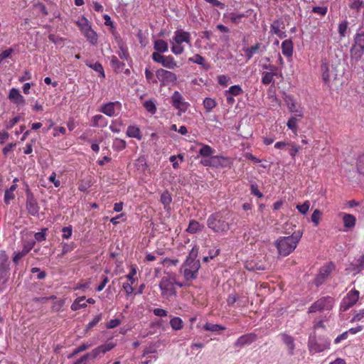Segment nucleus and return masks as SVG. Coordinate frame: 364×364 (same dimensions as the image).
<instances>
[{
  "label": "nucleus",
  "mask_w": 364,
  "mask_h": 364,
  "mask_svg": "<svg viewBox=\"0 0 364 364\" xmlns=\"http://www.w3.org/2000/svg\"><path fill=\"white\" fill-rule=\"evenodd\" d=\"M296 208L301 214H306L309 209V203L308 201L305 202L302 205H298Z\"/></svg>",
  "instance_id": "603ef678"
},
{
  "label": "nucleus",
  "mask_w": 364,
  "mask_h": 364,
  "mask_svg": "<svg viewBox=\"0 0 364 364\" xmlns=\"http://www.w3.org/2000/svg\"><path fill=\"white\" fill-rule=\"evenodd\" d=\"M14 198V192H11L8 190H6L4 194V201L6 204H9L10 200Z\"/></svg>",
  "instance_id": "e2e57ef3"
},
{
  "label": "nucleus",
  "mask_w": 364,
  "mask_h": 364,
  "mask_svg": "<svg viewBox=\"0 0 364 364\" xmlns=\"http://www.w3.org/2000/svg\"><path fill=\"white\" fill-rule=\"evenodd\" d=\"M274 73L265 72L262 74V82L264 85H269L274 80Z\"/></svg>",
  "instance_id": "f704fd0d"
},
{
  "label": "nucleus",
  "mask_w": 364,
  "mask_h": 364,
  "mask_svg": "<svg viewBox=\"0 0 364 364\" xmlns=\"http://www.w3.org/2000/svg\"><path fill=\"white\" fill-rule=\"evenodd\" d=\"M89 347H90V345H87L85 343L81 344L80 346H79L77 348H75L73 350V353L70 355H69L68 358H72V357L76 355L79 353L87 350Z\"/></svg>",
  "instance_id": "a18cd8bd"
},
{
  "label": "nucleus",
  "mask_w": 364,
  "mask_h": 364,
  "mask_svg": "<svg viewBox=\"0 0 364 364\" xmlns=\"http://www.w3.org/2000/svg\"><path fill=\"white\" fill-rule=\"evenodd\" d=\"M76 24L78 26L82 33L92 28L89 21L84 16L79 18L76 21Z\"/></svg>",
  "instance_id": "412c9836"
},
{
  "label": "nucleus",
  "mask_w": 364,
  "mask_h": 364,
  "mask_svg": "<svg viewBox=\"0 0 364 364\" xmlns=\"http://www.w3.org/2000/svg\"><path fill=\"white\" fill-rule=\"evenodd\" d=\"M8 257L4 252H0V272H4L8 267Z\"/></svg>",
  "instance_id": "473e14b6"
},
{
  "label": "nucleus",
  "mask_w": 364,
  "mask_h": 364,
  "mask_svg": "<svg viewBox=\"0 0 364 364\" xmlns=\"http://www.w3.org/2000/svg\"><path fill=\"white\" fill-rule=\"evenodd\" d=\"M226 92L230 95L237 96L242 93V90L239 85H232Z\"/></svg>",
  "instance_id": "a19ab883"
},
{
  "label": "nucleus",
  "mask_w": 364,
  "mask_h": 364,
  "mask_svg": "<svg viewBox=\"0 0 364 364\" xmlns=\"http://www.w3.org/2000/svg\"><path fill=\"white\" fill-rule=\"evenodd\" d=\"M72 227L71 226H68V227H64L63 229H62V232H63V239H69L71 235H72Z\"/></svg>",
  "instance_id": "09e8293b"
},
{
  "label": "nucleus",
  "mask_w": 364,
  "mask_h": 364,
  "mask_svg": "<svg viewBox=\"0 0 364 364\" xmlns=\"http://www.w3.org/2000/svg\"><path fill=\"white\" fill-rule=\"evenodd\" d=\"M161 202L165 205H169L171 202V197L168 192H164L161 196Z\"/></svg>",
  "instance_id": "49530a36"
},
{
  "label": "nucleus",
  "mask_w": 364,
  "mask_h": 364,
  "mask_svg": "<svg viewBox=\"0 0 364 364\" xmlns=\"http://www.w3.org/2000/svg\"><path fill=\"white\" fill-rule=\"evenodd\" d=\"M189 60L202 65L205 70H208L210 68L209 65L205 63V58L199 54H196L193 58H189Z\"/></svg>",
  "instance_id": "a878e982"
},
{
  "label": "nucleus",
  "mask_w": 364,
  "mask_h": 364,
  "mask_svg": "<svg viewBox=\"0 0 364 364\" xmlns=\"http://www.w3.org/2000/svg\"><path fill=\"white\" fill-rule=\"evenodd\" d=\"M127 134L130 137L141 139L140 130L139 128L130 126L128 127Z\"/></svg>",
  "instance_id": "c9c22d12"
},
{
  "label": "nucleus",
  "mask_w": 364,
  "mask_h": 364,
  "mask_svg": "<svg viewBox=\"0 0 364 364\" xmlns=\"http://www.w3.org/2000/svg\"><path fill=\"white\" fill-rule=\"evenodd\" d=\"M159 288L164 296L169 297L176 294L174 287V279L171 277H163L159 282Z\"/></svg>",
  "instance_id": "20e7f679"
},
{
  "label": "nucleus",
  "mask_w": 364,
  "mask_h": 364,
  "mask_svg": "<svg viewBox=\"0 0 364 364\" xmlns=\"http://www.w3.org/2000/svg\"><path fill=\"white\" fill-rule=\"evenodd\" d=\"M344 226L346 228H353L355 224V218L350 214H345L343 218Z\"/></svg>",
  "instance_id": "c85d7f7f"
},
{
  "label": "nucleus",
  "mask_w": 364,
  "mask_h": 364,
  "mask_svg": "<svg viewBox=\"0 0 364 364\" xmlns=\"http://www.w3.org/2000/svg\"><path fill=\"white\" fill-rule=\"evenodd\" d=\"M170 324L174 330H180L183 328V321L178 317L173 318L170 321Z\"/></svg>",
  "instance_id": "4c0bfd02"
},
{
  "label": "nucleus",
  "mask_w": 364,
  "mask_h": 364,
  "mask_svg": "<svg viewBox=\"0 0 364 364\" xmlns=\"http://www.w3.org/2000/svg\"><path fill=\"white\" fill-rule=\"evenodd\" d=\"M199 153L203 156H208L212 154V149L208 145H204L200 149Z\"/></svg>",
  "instance_id": "de8ad7c7"
},
{
  "label": "nucleus",
  "mask_w": 364,
  "mask_h": 364,
  "mask_svg": "<svg viewBox=\"0 0 364 364\" xmlns=\"http://www.w3.org/2000/svg\"><path fill=\"white\" fill-rule=\"evenodd\" d=\"M144 107L151 114H154L156 112V107L154 102L152 100H147L144 102Z\"/></svg>",
  "instance_id": "79ce46f5"
},
{
  "label": "nucleus",
  "mask_w": 364,
  "mask_h": 364,
  "mask_svg": "<svg viewBox=\"0 0 364 364\" xmlns=\"http://www.w3.org/2000/svg\"><path fill=\"white\" fill-rule=\"evenodd\" d=\"M89 66L92 68L93 70H95L96 72L99 73L101 77H105L103 68L99 62H96L93 65H90Z\"/></svg>",
  "instance_id": "37998d69"
},
{
  "label": "nucleus",
  "mask_w": 364,
  "mask_h": 364,
  "mask_svg": "<svg viewBox=\"0 0 364 364\" xmlns=\"http://www.w3.org/2000/svg\"><path fill=\"white\" fill-rule=\"evenodd\" d=\"M191 36L188 32L183 31H176L175 32L174 41L177 44H181L183 42L190 43Z\"/></svg>",
  "instance_id": "f3484780"
},
{
  "label": "nucleus",
  "mask_w": 364,
  "mask_h": 364,
  "mask_svg": "<svg viewBox=\"0 0 364 364\" xmlns=\"http://www.w3.org/2000/svg\"><path fill=\"white\" fill-rule=\"evenodd\" d=\"M244 17H245V14H231L230 18V20L232 21V22H233L234 23H238L240 22L241 19Z\"/></svg>",
  "instance_id": "864d4df0"
},
{
  "label": "nucleus",
  "mask_w": 364,
  "mask_h": 364,
  "mask_svg": "<svg viewBox=\"0 0 364 364\" xmlns=\"http://www.w3.org/2000/svg\"><path fill=\"white\" fill-rule=\"evenodd\" d=\"M312 11L314 13L319 14L322 16H324L327 13V8L321 6H315L313 8Z\"/></svg>",
  "instance_id": "680f3d73"
},
{
  "label": "nucleus",
  "mask_w": 364,
  "mask_h": 364,
  "mask_svg": "<svg viewBox=\"0 0 364 364\" xmlns=\"http://www.w3.org/2000/svg\"><path fill=\"white\" fill-rule=\"evenodd\" d=\"M34 244H35V241H32L31 242L28 243L27 245H25L22 251L18 252L15 254V255L13 258L14 262L16 264H18V261L22 257H23L26 254H28V252L32 249Z\"/></svg>",
  "instance_id": "6ab92c4d"
},
{
  "label": "nucleus",
  "mask_w": 364,
  "mask_h": 364,
  "mask_svg": "<svg viewBox=\"0 0 364 364\" xmlns=\"http://www.w3.org/2000/svg\"><path fill=\"white\" fill-rule=\"evenodd\" d=\"M256 338V335L254 333L245 334L240 336L235 342V346L237 347H242L246 344H250L253 342Z\"/></svg>",
  "instance_id": "dca6fc26"
},
{
  "label": "nucleus",
  "mask_w": 364,
  "mask_h": 364,
  "mask_svg": "<svg viewBox=\"0 0 364 364\" xmlns=\"http://www.w3.org/2000/svg\"><path fill=\"white\" fill-rule=\"evenodd\" d=\"M154 315H156L157 316H160V317L167 316V311L163 309H159V308L155 309L154 310Z\"/></svg>",
  "instance_id": "0e129e2a"
},
{
  "label": "nucleus",
  "mask_w": 364,
  "mask_h": 364,
  "mask_svg": "<svg viewBox=\"0 0 364 364\" xmlns=\"http://www.w3.org/2000/svg\"><path fill=\"white\" fill-rule=\"evenodd\" d=\"M359 298V291L354 289L350 291L343 299L341 305V309L343 311L348 310L349 308L356 304Z\"/></svg>",
  "instance_id": "1a4fd4ad"
},
{
  "label": "nucleus",
  "mask_w": 364,
  "mask_h": 364,
  "mask_svg": "<svg viewBox=\"0 0 364 364\" xmlns=\"http://www.w3.org/2000/svg\"><path fill=\"white\" fill-rule=\"evenodd\" d=\"M101 318H102V315L101 314H99L97 316H96L92 321H90L87 327H86V331L93 328L94 326H95L98 323L99 321L101 320Z\"/></svg>",
  "instance_id": "8fccbe9b"
},
{
  "label": "nucleus",
  "mask_w": 364,
  "mask_h": 364,
  "mask_svg": "<svg viewBox=\"0 0 364 364\" xmlns=\"http://www.w3.org/2000/svg\"><path fill=\"white\" fill-rule=\"evenodd\" d=\"M281 337L282 341L288 348L289 354L292 355L294 354V350L295 348L294 338L287 333H282Z\"/></svg>",
  "instance_id": "a211bd4d"
},
{
  "label": "nucleus",
  "mask_w": 364,
  "mask_h": 364,
  "mask_svg": "<svg viewBox=\"0 0 364 364\" xmlns=\"http://www.w3.org/2000/svg\"><path fill=\"white\" fill-rule=\"evenodd\" d=\"M154 49L157 51L156 53H165L168 50V44L164 40H156L154 42Z\"/></svg>",
  "instance_id": "b1692460"
},
{
  "label": "nucleus",
  "mask_w": 364,
  "mask_h": 364,
  "mask_svg": "<svg viewBox=\"0 0 364 364\" xmlns=\"http://www.w3.org/2000/svg\"><path fill=\"white\" fill-rule=\"evenodd\" d=\"M156 76L161 82V86H168L171 84H175L177 80V77L175 73L162 68L156 70Z\"/></svg>",
  "instance_id": "423d86ee"
},
{
  "label": "nucleus",
  "mask_w": 364,
  "mask_h": 364,
  "mask_svg": "<svg viewBox=\"0 0 364 364\" xmlns=\"http://www.w3.org/2000/svg\"><path fill=\"white\" fill-rule=\"evenodd\" d=\"M280 23L278 20H275L270 26L271 32L277 35L279 38H282L284 32L279 29Z\"/></svg>",
  "instance_id": "7c9ffc66"
},
{
  "label": "nucleus",
  "mask_w": 364,
  "mask_h": 364,
  "mask_svg": "<svg viewBox=\"0 0 364 364\" xmlns=\"http://www.w3.org/2000/svg\"><path fill=\"white\" fill-rule=\"evenodd\" d=\"M323 80L327 83L331 80L337 78V73H335V68L333 65L329 66L326 63H322L321 65Z\"/></svg>",
  "instance_id": "9d476101"
},
{
  "label": "nucleus",
  "mask_w": 364,
  "mask_h": 364,
  "mask_svg": "<svg viewBox=\"0 0 364 364\" xmlns=\"http://www.w3.org/2000/svg\"><path fill=\"white\" fill-rule=\"evenodd\" d=\"M85 297L80 296L77 298L74 302L71 305V309L73 311H77L82 308H85L87 306V304L85 301Z\"/></svg>",
  "instance_id": "393cba45"
},
{
  "label": "nucleus",
  "mask_w": 364,
  "mask_h": 364,
  "mask_svg": "<svg viewBox=\"0 0 364 364\" xmlns=\"http://www.w3.org/2000/svg\"><path fill=\"white\" fill-rule=\"evenodd\" d=\"M355 264L359 267L358 272H360L363 269H364V255L360 257V258L358 259V263Z\"/></svg>",
  "instance_id": "338daca9"
},
{
  "label": "nucleus",
  "mask_w": 364,
  "mask_h": 364,
  "mask_svg": "<svg viewBox=\"0 0 364 364\" xmlns=\"http://www.w3.org/2000/svg\"><path fill=\"white\" fill-rule=\"evenodd\" d=\"M251 193L252 194L257 196L258 198L263 197L262 193L259 191L257 185V184H252L251 185Z\"/></svg>",
  "instance_id": "052dcab7"
},
{
  "label": "nucleus",
  "mask_w": 364,
  "mask_h": 364,
  "mask_svg": "<svg viewBox=\"0 0 364 364\" xmlns=\"http://www.w3.org/2000/svg\"><path fill=\"white\" fill-rule=\"evenodd\" d=\"M136 274V269L134 266H132L130 272L127 275V278L128 280L131 282L132 284L134 282L133 277Z\"/></svg>",
  "instance_id": "69168bd1"
},
{
  "label": "nucleus",
  "mask_w": 364,
  "mask_h": 364,
  "mask_svg": "<svg viewBox=\"0 0 364 364\" xmlns=\"http://www.w3.org/2000/svg\"><path fill=\"white\" fill-rule=\"evenodd\" d=\"M203 105L207 112H210L216 106V102L210 97H206L203 101Z\"/></svg>",
  "instance_id": "e433bc0d"
},
{
  "label": "nucleus",
  "mask_w": 364,
  "mask_h": 364,
  "mask_svg": "<svg viewBox=\"0 0 364 364\" xmlns=\"http://www.w3.org/2000/svg\"><path fill=\"white\" fill-rule=\"evenodd\" d=\"M121 321L118 318L110 320L106 325L107 328H114L120 324Z\"/></svg>",
  "instance_id": "13d9d810"
},
{
  "label": "nucleus",
  "mask_w": 364,
  "mask_h": 364,
  "mask_svg": "<svg viewBox=\"0 0 364 364\" xmlns=\"http://www.w3.org/2000/svg\"><path fill=\"white\" fill-rule=\"evenodd\" d=\"M348 28L346 21L342 22L338 25V33L341 37H344Z\"/></svg>",
  "instance_id": "3c124183"
},
{
  "label": "nucleus",
  "mask_w": 364,
  "mask_h": 364,
  "mask_svg": "<svg viewBox=\"0 0 364 364\" xmlns=\"http://www.w3.org/2000/svg\"><path fill=\"white\" fill-rule=\"evenodd\" d=\"M208 227L214 232H226L230 230V223L220 213L212 214L207 220Z\"/></svg>",
  "instance_id": "f03ea898"
},
{
  "label": "nucleus",
  "mask_w": 364,
  "mask_h": 364,
  "mask_svg": "<svg viewBox=\"0 0 364 364\" xmlns=\"http://www.w3.org/2000/svg\"><path fill=\"white\" fill-rule=\"evenodd\" d=\"M349 7L351 9L358 11L360 8L364 7V1L360 0H352L349 4Z\"/></svg>",
  "instance_id": "ea45409f"
},
{
  "label": "nucleus",
  "mask_w": 364,
  "mask_h": 364,
  "mask_svg": "<svg viewBox=\"0 0 364 364\" xmlns=\"http://www.w3.org/2000/svg\"><path fill=\"white\" fill-rule=\"evenodd\" d=\"M46 230H47V229H44L41 232H36L35 234V239L38 242L46 240Z\"/></svg>",
  "instance_id": "4d7b16f0"
},
{
  "label": "nucleus",
  "mask_w": 364,
  "mask_h": 364,
  "mask_svg": "<svg viewBox=\"0 0 364 364\" xmlns=\"http://www.w3.org/2000/svg\"><path fill=\"white\" fill-rule=\"evenodd\" d=\"M11 102L16 105H23L26 103L24 97L20 94V92L16 88H12L8 96Z\"/></svg>",
  "instance_id": "ddd939ff"
},
{
  "label": "nucleus",
  "mask_w": 364,
  "mask_h": 364,
  "mask_svg": "<svg viewBox=\"0 0 364 364\" xmlns=\"http://www.w3.org/2000/svg\"><path fill=\"white\" fill-rule=\"evenodd\" d=\"M114 105V102H109L105 105L102 109V112L109 117L114 116L115 114Z\"/></svg>",
  "instance_id": "bb28decb"
},
{
  "label": "nucleus",
  "mask_w": 364,
  "mask_h": 364,
  "mask_svg": "<svg viewBox=\"0 0 364 364\" xmlns=\"http://www.w3.org/2000/svg\"><path fill=\"white\" fill-rule=\"evenodd\" d=\"M204 329L210 331H218L220 330H224L225 328L218 324L207 323L204 326Z\"/></svg>",
  "instance_id": "58836bf2"
},
{
  "label": "nucleus",
  "mask_w": 364,
  "mask_h": 364,
  "mask_svg": "<svg viewBox=\"0 0 364 364\" xmlns=\"http://www.w3.org/2000/svg\"><path fill=\"white\" fill-rule=\"evenodd\" d=\"M200 228H201V226H200V223L196 220H192L190 221L186 231L188 232L189 233L194 234L197 231L200 230Z\"/></svg>",
  "instance_id": "2f4dec72"
},
{
  "label": "nucleus",
  "mask_w": 364,
  "mask_h": 364,
  "mask_svg": "<svg viewBox=\"0 0 364 364\" xmlns=\"http://www.w3.org/2000/svg\"><path fill=\"white\" fill-rule=\"evenodd\" d=\"M14 52V49L12 48H9V49H6L5 50H4L3 52H1V53L0 54V63L6 58L10 57V55H11V53Z\"/></svg>",
  "instance_id": "5fc2aeb1"
},
{
  "label": "nucleus",
  "mask_w": 364,
  "mask_h": 364,
  "mask_svg": "<svg viewBox=\"0 0 364 364\" xmlns=\"http://www.w3.org/2000/svg\"><path fill=\"white\" fill-rule=\"evenodd\" d=\"M321 215V212L318 209H316L313 212V213L311 215V221L315 224V225H318Z\"/></svg>",
  "instance_id": "c03bdc74"
},
{
  "label": "nucleus",
  "mask_w": 364,
  "mask_h": 364,
  "mask_svg": "<svg viewBox=\"0 0 364 364\" xmlns=\"http://www.w3.org/2000/svg\"><path fill=\"white\" fill-rule=\"evenodd\" d=\"M197 256L198 250L193 248L190 252L189 255L188 256L184 264H191V263L194 262L195 261H199L198 259H196Z\"/></svg>",
  "instance_id": "72a5a7b5"
},
{
  "label": "nucleus",
  "mask_w": 364,
  "mask_h": 364,
  "mask_svg": "<svg viewBox=\"0 0 364 364\" xmlns=\"http://www.w3.org/2000/svg\"><path fill=\"white\" fill-rule=\"evenodd\" d=\"M364 317V309H362L359 313L356 314L352 318L351 321H357L361 320Z\"/></svg>",
  "instance_id": "774afa93"
},
{
  "label": "nucleus",
  "mask_w": 364,
  "mask_h": 364,
  "mask_svg": "<svg viewBox=\"0 0 364 364\" xmlns=\"http://www.w3.org/2000/svg\"><path fill=\"white\" fill-rule=\"evenodd\" d=\"M183 47L180 46V44L173 45V46L171 47V51L176 55L181 54L183 52Z\"/></svg>",
  "instance_id": "bf43d9fd"
},
{
  "label": "nucleus",
  "mask_w": 364,
  "mask_h": 364,
  "mask_svg": "<svg viewBox=\"0 0 364 364\" xmlns=\"http://www.w3.org/2000/svg\"><path fill=\"white\" fill-rule=\"evenodd\" d=\"M302 235V230H299L294 231L289 236L279 237L275 241V246L277 248L278 254L282 257L290 255L296 249Z\"/></svg>",
  "instance_id": "f257e3e1"
},
{
  "label": "nucleus",
  "mask_w": 364,
  "mask_h": 364,
  "mask_svg": "<svg viewBox=\"0 0 364 364\" xmlns=\"http://www.w3.org/2000/svg\"><path fill=\"white\" fill-rule=\"evenodd\" d=\"M246 268L250 271H262L266 269V267L262 264L250 262L246 264Z\"/></svg>",
  "instance_id": "c756f323"
},
{
  "label": "nucleus",
  "mask_w": 364,
  "mask_h": 364,
  "mask_svg": "<svg viewBox=\"0 0 364 364\" xmlns=\"http://www.w3.org/2000/svg\"><path fill=\"white\" fill-rule=\"evenodd\" d=\"M83 35L92 45H96L97 43V35L92 28L85 31Z\"/></svg>",
  "instance_id": "5701e85b"
},
{
  "label": "nucleus",
  "mask_w": 364,
  "mask_h": 364,
  "mask_svg": "<svg viewBox=\"0 0 364 364\" xmlns=\"http://www.w3.org/2000/svg\"><path fill=\"white\" fill-rule=\"evenodd\" d=\"M115 344L113 343H107L98 346L87 354L89 355V358H95L100 355V353H105L106 352L112 350Z\"/></svg>",
  "instance_id": "4468645a"
},
{
  "label": "nucleus",
  "mask_w": 364,
  "mask_h": 364,
  "mask_svg": "<svg viewBox=\"0 0 364 364\" xmlns=\"http://www.w3.org/2000/svg\"><path fill=\"white\" fill-rule=\"evenodd\" d=\"M26 208L28 213L33 216H38L39 214L40 207L38 205L37 200L36 199L33 193L31 191L30 189H26Z\"/></svg>",
  "instance_id": "0eeeda50"
},
{
  "label": "nucleus",
  "mask_w": 364,
  "mask_h": 364,
  "mask_svg": "<svg viewBox=\"0 0 364 364\" xmlns=\"http://www.w3.org/2000/svg\"><path fill=\"white\" fill-rule=\"evenodd\" d=\"M333 305V299L330 296L322 297L314 302L309 309V313H316L330 310Z\"/></svg>",
  "instance_id": "39448f33"
},
{
  "label": "nucleus",
  "mask_w": 364,
  "mask_h": 364,
  "mask_svg": "<svg viewBox=\"0 0 364 364\" xmlns=\"http://www.w3.org/2000/svg\"><path fill=\"white\" fill-rule=\"evenodd\" d=\"M152 59L154 61L161 64L164 67L168 69H174L178 68L176 62L171 55H163L159 53H152Z\"/></svg>",
  "instance_id": "6e6552de"
},
{
  "label": "nucleus",
  "mask_w": 364,
  "mask_h": 364,
  "mask_svg": "<svg viewBox=\"0 0 364 364\" xmlns=\"http://www.w3.org/2000/svg\"><path fill=\"white\" fill-rule=\"evenodd\" d=\"M183 267H187L188 268L198 273V271L200 267V261H195L194 262L191 263V264H183Z\"/></svg>",
  "instance_id": "6e6d98bb"
},
{
  "label": "nucleus",
  "mask_w": 364,
  "mask_h": 364,
  "mask_svg": "<svg viewBox=\"0 0 364 364\" xmlns=\"http://www.w3.org/2000/svg\"><path fill=\"white\" fill-rule=\"evenodd\" d=\"M364 53V26H360L354 38V43L350 48V56L359 60Z\"/></svg>",
  "instance_id": "7ed1b4c3"
},
{
  "label": "nucleus",
  "mask_w": 364,
  "mask_h": 364,
  "mask_svg": "<svg viewBox=\"0 0 364 364\" xmlns=\"http://www.w3.org/2000/svg\"><path fill=\"white\" fill-rule=\"evenodd\" d=\"M261 47V43H256L255 46H252L250 48H245L243 49L245 53V56H246V58L247 60H250L252 56L254 55V54L258 51V50Z\"/></svg>",
  "instance_id": "4be33fe9"
},
{
  "label": "nucleus",
  "mask_w": 364,
  "mask_h": 364,
  "mask_svg": "<svg viewBox=\"0 0 364 364\" xmlns=\"http://www.w3.org/2000/svg\"><path fill=\"white\" fill-rule=\"evenodd\" d=\"M282 53L287 57H291L293 53V43L291 40H285L282 43Z\"/></svg>",
  "instance_id": "aec40b11"
},
{
  "label": "nucleus",
  "mask_w": 364,
  "mask_h": 364,
  "mask_svg": "<svg viewBox=\"0 0 364 364\" xmlns=\"http://www.w3.org/2000/svg\"><path fill=\"white\" fill-rule=\"evenodd\" d=\"M210 166L215 167H229L231 164V161L229 158L222 156H214L210 159Z\"/></svg>",
  "instance_id": "9b49d317"
},
{
  "label": "nucleus",
  "mask_w": 364,
  "mask_h": 364,
  "mask_svg": "<svg viewBox=\"0 0 364 364\" xmlns=\"http://www.w3.org/2000/svg\"><path fill=\"white\" fill-rule=\"evenodd\" d=\"M332 269L333 267L331 264L325 266L321 269L319 274L317 275L315 279V284L316 286H318L323 283V282L332 271Z\"/></svg>",
  "instance_id": "2eb2a0df"
},
{
  "label": "nucleus",
  "mask_w": 364,
  "mask_h": 364,
  "mask_svg": "<svg viewBox=\"0 0 364 364\" xmlns=\"http://www.w3.org/2000/svg\"><path fill=\"white\" fill-rule=\"evenodd\" d=\"M172 105L181 112H185L187 109V105L183 100V97L178 92L175 91L172 97Z\"/></svg>",
  "instance_id": "f8f14e48"
},
{
  "label": "nucleus",
  "mask_w": 364,
  "mask_h": 364,
  "mask_svg": "<svg viewBox=\"0 0 364 364\" xmlns=\"http://www.w3.org/2000/svg\"><path fill=\"white\" fill-rule=\"evenodd\" d=\"M183 276H184V278L187 280V281H190V280H192V279H195L197 278L198 277V273L194 272L193 270L188 268L187 267H183Z\"/></svg>",
  "instance_id": "cd10ccee"
}]
</instances>
